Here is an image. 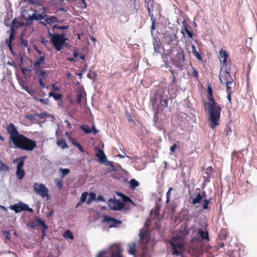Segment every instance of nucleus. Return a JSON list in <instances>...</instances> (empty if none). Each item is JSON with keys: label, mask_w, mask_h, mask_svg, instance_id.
<instances>
[{"label": "nucleus", "mask_w": 257, "mask_h": 257, "mask_svg": "<svg viewBox=\"0 0 257 257\" xmlns=\"http://www.w3.org/2000/svg\"><path fill=\"white\" fill-rule=\"evenodd\" d=\"M208 101H204L205 108L209 115L207 121L212 129L219 125L221 107L215 100L213 96V90L210 84L207 86Z\"/></svg>", "instance_id": "obj_1"}, {"label": "nucleus", "mask_w": 257, "mask_h": 257, "mask_svg": "<svg viewBox=\"0 0 257 257\" xmlns=\"http://www.w3.org/2000/svg\"><path fill=\"white\" fill-rule=\"evenodd\" d=\"M14 144L16 148L26 151H32L37 147L36 141L23 134L14 142Z\"/></svg>", "instance_id": "obj_2"}, {"label": "nucleus", "mask_w": 257, "mask_h": 257, "mask_svg": "<svg viewBox=\"0 0 257 257\" xmlns=\"http://www.w3.org/2000/svg\"><path fill=\"white\" fill-rule=\"evenodd\" d=\"M22 16L26 21L31 23L34 20H42L46 15L39 14L32 6L26 7L22 12Z\"/></svg>", "instance_id": "obj_3"}, {"label": "nucleus", "mask_w": 257, "mask_h": 257, "mask_svg": "<svg viewBox=\"0 0 257 257\" xmlns=\"http://www.w3.org/2000/svg\"><path fill=\"white\" fill-rule=\"evenodd\" d=\"M49 35L51 39V42L53 45L54 48L58 51L61 50L64 47H67L68 43H66L67 38H65L66 33L63 32L61 34H52L49 32Z\"/></svg>", "instance_id": "obj_4"}, {"label": "nucleus", "mask_w": 257, "mask_h": 257, "mask_svg": "<svg viewBox=\"0 0 257 257\" xmlns=\"http://www.w3.org/2000/svg\"><path fill=\"white\" fill-rule=\"evenodd\" d=\"M123 249L117 244L111 245L108 249L100 251L96 257H122Z\"/></svg>", "instance_id": "obj_5"}, {"label": "nucleus", "mask_w": 257, "mask_h": 257, "mask_svg": "<svg viewBox=\"0 0 257 257\" xmlns=\"http://www.w3.org/2000/svg\"><path fill=\"white\" fill-rule=\"evenodd\" d=\"M177 39L176 32L167 30L163 34L162 41L164 45L170 46L171 48L175 45Z\"/></svg>", "instance_id": "obj_6"}, {"label": "nucleus", "mask_w": 257, "mask_h": 257, "mask_svg": "<svg viewBox=\"0 0 257 257\" xmlns=\"http://www.w3.org/2000/svg\"><path fill=\"white\" fill-rule=\"evenodd\" d=\"M169 242L172 247V254L176 255L182 254L181 251L184 245L182 240L178 237H173Z\"/></svg>", "instance_id": "obj_7"}, {"label": "nucleus", "mask_w": 257, "mask_h": 257, "mask_svg": "<svg viewBox=\"0 0 257 257\" xmlns=\"http://www.w3.org/2000/svg\"><path fill=\"white\" fill-rule=\"evenodd\" d=\"M34 191L37 194L40 195L41 197L44 198L47 197V199L49 198V190L43 184H38L35 183L33 185Z\"/></svg>", "instance_id": "obj_8"}, {"label": "nucleus", "mask_w": 257, "mask_h": 257, "mask_svg": "<svg viewBox=\"0 0 257 257\" xmlns=\"http://www.w3.org/2000/svg\"><path fill=\"white\" fill-rule=\"evenodd\" d=\"M26 158V157L24 156L23 157L18 158L15 161V162L17 161L18 162L17 166L16 175L20 180L22 179L25 174V170L23 169L22 168L24 166Z\"/></svg>", "instance_id": "obj_9"}, {"label": "nucleus", "mask_w": 257, "mask_h": 257, "mask_svg": "<svg viewBox=\"0 0 257 257\" xmlns=\"http://www.w3.org/2000/svg\"><path fill=\"white\" fill-rule=\"evenodd\" d=\"M7 131L10 135V138L14 143L21 136L15 125L13 123H10L7 127Z\"/></svg>", "instance_id": "obj_10"}, {"label": "nucleus", "mask_w": 257, "mask_h": 257, "mask_svg": "<svg viewBox=\"0 0 257 257\" xmlns=\"http://www.w3.org/2000/svg\"><path fill=\"white\" fill-rule=\"evenodd\" d=\"M11 209L14 210L16 213L20 212L22 211H28L30 213L33 212V209L30 208L27 204H24L22 202H20L17 204L11 206Z\"/></svg>", "instance_id": "obj_11"}, {"label": "nucleus", "mask_w": 257, "mask_h": 257, "mask_svg": "<svg viewBox=\"0 0 257 257\" xmlns=\"http://www.w3.org/2000/svg\"><path fill=\"white\" fill-rule=\"evenodd\" d=\"M185 55L183 51L178 52L173 58V64L177 67L183 66Z\"/></svg>", "instance_id": "obj_12"}, {"label": "nucleus", "mask_w": 257, "mask_h": 257, "mask_svg": "<svg viewBox=\"0 0 257 257\" xmlns=\"http://www.w3.org/2000/svg\"><path fill=\"white\" fill-rule=\"evenodd\" d=\"M108 205L113 210H120L123 208L124 204L118 200L110 199L108 201Z\"/></svg>", "instance_id": "obj_13"}, {"label": "nucleus", "mask_w": 257, "mask_h": 257, "mask_svg": "<svg viewBox=\"0 0 257 257\" xmlns=\"http://www.w3.org/2000/svg\"><path fill=\"white\" fill-rule=\"evenodd\" d=\"M103 221L108 223H110L109 226L110 228L115 227L122 223L121 220H117L107 215L104 216Z\"/></svg>", "instance_id": "obj_14"}, {"label": "nucleus", "mask_w": 257, "mask_h": 257, "mask_svg": "<svg viewBox=\"0 0 257 257\" xmlns=\"http://www.w3.org/2000/svg\"><path fill=\"white\" fill-rule=\"evenodd\" d=\"M219 79L222 84L233 82V79L228 71H224L222 74L220 75Z\"/></svg>", "instance_id": "obj_15"}, {"label": "nucleus", "mask_w": 257, "mask_h": 257, "mask_svg": "<svg viewBox=\"0 0 257 257\" xmlns=\"http://www.w3.org/2000/svg\"><path fill=\"white\" fill-rule=\"evenodd\" d=\"M168 101L167 98L161 97V99L159 104L157 105L156 113H159L162 111L168 106Z\"/></svg>", "instance_id": "obj_16"}, {"label": "nucleus", "mask_w": 257, "mask_h": 257, "mask_svg": "<svg viewBox=\"0 0 257 257\" xmlns=\"http://www.w3.org/2000/svg\"><path fill=\"white\" fill-rule=\"evenodd\" d=\"M45 223L44 220H41L40 218L36 217L30 222L29 226L31 229H34L37 226H45Z\"/></svg>", "instance_id": "obj_17"}, {"label": "nucleus", "mask_w": 257, "mask_h": 257, "mask_svg": "<svg viewBox=\"0 0 257 257\" xmlns=\"http://www.w3.org/2000/svg\"><path fill=\"white\" fill-rule=\"evenodd\" d=\"M219 58L220 61L223 63L224 65H227V58L228 57V55L225 50H223L222 48L219 53Z\"/></svg>", "instance_id": "obj_18"}, {"label": "nucleus", "mask_w": 257, "mask_h": 257, "mask_svg": "<svg viewBox=\"0 0 257 257\" xmlns=\"http://www.w3.org/2000/svg\"><path fill=\"white\" fill-rule=\"evenodd\" d=\"M14 39V30L13 28H12V30L11 31V33H10L9 38L6 40V43L8 45L9 49L12 52L13 48L12 46V42Z\"/></svg>", "instance_id": "obj_19"}, {"label": "nucleus", "mask_w": 257, "mask_h": 257, "mask_svg": "<svg viewBox=\"0 0 257 257\" xmlns=\"http://www.w3.org/2000/svg\"><path fill=\"white\" fill-rule=\"evenodd\" d=\"M145 7L148 11L149 15L153 14V7L154 6V0H145Z\"/></svg>", "instance_id": "obj_20"}, {"label": "nucleus", "mask_w": 257, "mask_h": 257, "mask_svg": "<svg viewBox=\"0 0 257 257\" xmlns=\"http://www.w3.org/2000/svg\"><path fill=\"white\" fill-rule=\"evenodd\" d=\"M201 195H203V201L204 204L202 205V208L205 210H207L208 209V204L210 203L211 199H207L206 197L207 196V194L205 191H203L202 193H201Z\"/></svg>", "instance_id": "obj_21"}, {"label": "nucleus", "mask_w": 257, "mask_h": 257, "mask_svg": "<svg viewBox=\"0 0 257 257\" xmlns=\"http://www.w3.org/2000/svg\"><path fill=\"white\" fill-rule=\"evenodd\" d=\"M98 153L95 155L96 157H97L100 162H106L107 159L106 156L102 150L97 149Z\"/></svg>", "instance_id": "obj_22"}, {"label": "nucleus", "mask_w": 257, "mask_h": 257, "mask_svg": "<svg viewBox=\"0 0 257 257\" xmlns=\"http://www.w3.org/2000/svg\"><path fill=\"white\" fill-rule=\"evenodd\" d=\"M140 236L141 241L145 244L146 245L149 242L148 235L146 231L140 232Z\"/></svg>", "instance_id": "obj_23"}, {"label": "nucleus", "mask_w": 257, "mask_h": 257, "mask_svg": "<svg viewBox=\"0 0 257 257\" xmlns=\"http://www.w3.org/2000/svg\"><path fill=\"white\" fill-rule=\"evenodd\" d=\"M198 234L201 237L202 239L209 240V234L207 231L204 232L202 228H199Z\"/></svg>", "instance_id": "obj_24"}, {"label": "nucleus", "mask_w": 257, "mask_h": 257, "mask_svg": "<svg viewBox=\"0 0 257 257\" xmlns=\"http://www.w3.org/2000/svg\"><path fill=\"white\" fill-rule=\"evenodd\" d=\"M23 25H24L23 23L19 22L18 21H17L16 20V19L15 18L13 20V21H12V23L11 24L10 31L12 30V28H13L14 30V34H15L16 30L18 28H19L20 27L23 26Z\"/></svg>", "instance_id": "obj_25"}, {"label": "nucleus", "mask_w": 257, "mask_h": 257, "mask_svg": "<svg viewBox=\"0 0 257 257\" xmlns=\"http://www.w3.org/2000/svg\"><path fill=\"white\" fill-rule=\"evenodd\" d=\"M203 195H201V193H198L196 195V197L193 199L192 203L193 204H196L200 203L203 200Z\"/></svg>", "instance_id": "obj_26"}, {"label": "nucleus", "mask_w": 257, "mask_h": 257, "mask_svg": "<svg viewBox=\"0 0 257 257\" xmlns=\"http://www.w3.org/2000/svg\"><path fill=\"white\" fill-rule=\"evenodd\" d=\"M183 26L184 28V31L187 34L188 37L190 38H192L193 34L192 32H191L190 30H189L188 26L187 24V23L185 22V21H183Z\"/></svg>", "instance_id": "obj_27"}, {"label": "nucleus", "mask_w": 257, "mask_h": 257, "mask_svg": "<svg viewBox=\"0 0 257 257\" xmlns=\"http://www.w3.org/2000/svg\"><path fill=\"white\" fill-rule=\"evenodd\" d=\"M45 21L47 24L52 25V24L58 21V19L56 16H51L45 19Z\"/></svg>", "instance_id": "obj_28"}, {"label": "nucleus", "mask_w": 257, "mask_h": 257, "mask_svg": "<svg viewBox=\"0 0 257 257\" xmlns=\"http://www.w3.org/2000/svg\"><path fill=\"white\" fill-rule=\"evenodd\" d=\"M226 86V90L227 93H232L233 88L234 87V84L233 82H228L224 84Z\"/></svg>", "instance_id": "obj_29"}, {"label": "nucleus", "mask_w": 257, "mask_h": 257, "mask_svg": "<svg viewBox=\"0 0 257 257\" xmlns=\"http://www.w3.org/2000/svg\"><path fill=\"white\" fill-rule=\"evenodd\" d=\"M57 144L62 149L68 148V146L64 139H59L57 141Z\"/></svg>", "instance_id": "obj_30"}, {"label": "nucleus", "mask_w": 257, "mask_h": 257, "mask_svg": "<svg viewBox=\"0 0 257 257\" xmlns=\"http://www.w3.org/2000/svg\"><path fill=\"white\" fill-rule=\"evenodd\" d=\"M192 52L193 54L198 59L201 60L202 57L201 54L196 50V47L194 45H192Z\"/></svg>", "instance_id": "obj_31"}, {"label": "nucleus", "mask_w": 257, "mask_h": 257, "mask_svg": "<svg viewBox=\"0 0 257 257\" xmlns=\"http://www.w3.org/2000/svg\"><path fill=\"white\" fill-rule=\"evenodd\" d=\"M153 44L155 52H159L162 46L161 43L160 41L155 40Z\"/></svg>", "instance_id": "obj_32"}, {"label": "nucleus", "mask_w": 257, "mask_h": 257, "mask_svg": "<svg viewBox=\"0 0 257 257\" xmlns=\"http://www.w3.org/2000/svg\"><path fill=\"white\" fill-rule=\"evenodd\" d=\"M45 60V56H41L39 58V60H37L34 62V66L36 67H40V65L43 63Z\"/></svg>", "instance_id": "obj_33"}, {"label": "nucleus", "mask_w": 257, "mask_h": 257, "mask_svg": "<svg viewBox=\"0 0 257 257\" xmlns=\"http://www.w3.org/2000/svg\"><path fill=\"white\" fill-rule=\"evenodd\" d=\"M149 16L151 18L152 22V26L151 27V33H152L153 31L155 29V24H156V18H155L154 14L150 15Z\"/></svg>", "instance_id": "obj_34"}, {"label": "nucleus", "mask_w": 257, "mask_h": 257, "mask_svg": "<svg viewBox=\"0 0 257 257\" xmlns=\"http://www.w3.org/2000/svg\"><path fill=\"white\" fill-rule=\"evenodd\" d=\"M49 95L52 96L56 100L61 99L62 97V94L58 93L50 92Z\"/></svg>", "instance_id": "obj_35"}, {"label": "nucleus", "mask_w": 257, "mask_h": 257, "mask_svg": "<svg viewBox=\"0 0 257 257\" xmlns=\"http://www.w3.org/2000/svg\"><path fill=\"white\" fill-rule=\"evenodd\" d=\"M59 172H61V178H63L65 177V176H66L68 173H69L70 171V169H67V168L63 169V168H60L59 169Z\"/></svg>", "instance_id": "obj_36"}, {"label": "nucleus", "mask_w": 257, "mask_h": 257, "mask_svg": "<svg viewBox=\"0 0 257 257\" xmlns=\"http://www.w3.org/2000/svg\"><path fill=\"white\" fill-rule=\"evenodd\" d=\"M9 167L8 165L2 162L0 160V172L6 171L9 170Z\"/></svg>", "instance_id": "obj_37"}, {"label": "nucleus", "mask_w": 257, "mask_h": 257, "mask_svg": "<svg viewBox=\"0 0 257 257\" xmlns=\"http://www.w3.org/2000/svg\"><path fill=\"white\" fill-rule=\"evenodd\" d=\"M82 131H83L86 134H89L92 132L93 130H91L88 125H83L81 126Z\"/></svg>", "instance_id": "obj_38"}, {"label": "nucleus", "mask_w": 257, "mask_h": 257, "mask_svg": "<svg viewBox=\"0 0 257 257\" xmlns=\"http://www.w3.org/2000/svg\"><path fill=\"white\" fill-rule=\"evenodd\" d=\"M139 183L135 179L131 180L130 187L132 189H135L136 187L139 186Z\"/></svg>", "instance_id": "obj_39"}, {"label": "nucleus", "mask_w": 257, "mask_h": 257, "mask_svg": "<svg viewBox=\"0 0 257 257\" xmlns=\"http://www.w3.org/2000/svg\"><path fill=\"white\" fill-rule=\"evenodd\" d=\"M72 143L74 146H76L78 148L79 150L81 152L83 153L84 152V150L83 149L82 146L79 143L75 142V141L74 139H72Z\"/></svg>", "instance_id": "obj_40"}, {"label": "nucleus", "mask_w": 257, "mask_h": 257, "mask_svg": "<svg viewBox=\"0 0 257 257\" xmlns=\"http://www.w3.org/2000/svg\"><path fill=\"white\" fill-rule=\"evenodd\" d=\"M82 98V93L80 91L78 92L76 95V99L77 103L78 104H81Z\"/></svg>", "instance_id": "obj_41"}, {"label": "nucleus", "mask_w": 257, "mask_h": 257, "mask_svg": "<svg viewBox=\"0 0 257 257\" xmlns=\"http://www.w3.org/2000/svg\"><path fill=\"white\" fill-rule=\"evenodd\" d=\"M42 232H41V237H42V239H44L45 236H46V231L48 229V227L46 224V223L45 224V226H42Z\"/></svg>", "instance_id": "obj_42"}, {"label": "nucleus", "mask_w": 257, "mask_h": 257, "mask_svg": "<svg viewBox=\"0 0 257 257\" xmlns=\"http://www.w3.org/2000/svg\"><path fill=\"white\" fill-rule=\"evenodd\" d=\"M64 237L67 238L71 239H73V235L72 233L70 230H66L64 233Z\"/></svg>", "instance_id": "obj_43"}, {"label": "nucleus", "mask_w": 257, "mask_h": 257, "mask_svg": "<svg viewBox=\"0 0 257 257\" xmlns=\"http://www.w3.org/2000/svg\"><path fill=\"white\" fill-rule=\"evenodd\" d=\"M173 190V188L170 187L169 188L168 191H167L166 193V203H169L170 202V199L171 196V192Z\"/></svg>", "instance_id": "obj_44"}, {"label": "nucleus", "mask_w": 257, "mask_h": 257, "mask_svg": "<svg viewBox=\"0 0 257 257\" xmlns=\"http://www.w3.org/2000/svg\"><path fill=\"white\" fill-rule=\"evenodd\" d=\"M68 28H69V27L68 25L60 26L57 25H55L53 26V30H54L55 29H58L63 30H67V29H68Z\"/></svg>", "instance_id": "obj_45"}, {"label": "nucleus", "mask_w": 257, "mask_h": 257, "mask_svg": "<svg viewBox=\"0 0 257 257\" xmlns=\"http://www.w3.org/2000/svg\"><path fill=\"white\" fill-rule=\"evenodd\" d=\"M96 194L94 193H90L89 194V197L87 201V204H90L91 201L95 198Z\"/></svg>", "instance_id": "obj_46"}, {"label": "nucleus", "mask_w": 257, "mask_h": 257, "mask_svg": "<svg viewBox=\"0 0 257 257\" xmlns=\"http://www.w3.org/2000/svg\"><path fill=\"white\" fill-rule=\"evenodd\" d=\"M192 76L194 78H195L197 80H198L199 75H198V71L193 66H192Z\"/></svg>", "instance_id": "obj_47"}, {"label": "nucleus", "mask_w": 257, "mask_h": 257, "mask_svg": "<svg viewBox=\"0 0 257 257\" xmlns=\"http://www.w3.org/2000/svg\"><path fill=\"white\" fill-rule=\"evenodd\" d=\"M122 195V199L123 202H133L132 200L128 196L121 194Z\"/></svg>", "instance_id": "obj_48"}, {"label": "nucleus", "mask_w": 257, "mask_h": 257, "mask_svg": "<svg viewBox=\"0 0 257 257\" xmlns=\"http://www.w3.org/2000/svg\"><path fill=\"white\" fill-rule=\"evenodd\" d=\"M88 195V193L87 192H83L81 196L80 200L82 202H84L86 201L87 197Z\"/></svg>", "instance_id": "obj_49"}, {"label": "nucleus", "mask_w": 257, "mask_h": 257, "mask_svg": "<svg viewBox=\"0 0 257 257\" xmlns=\"http://www.w3.org/2000/svg\"><path fill=\"white\" fill-rule=\"evenodd\" d=\"M213 168L212 167H208L207 168L205 171V174L207 175L209 178L210 177V173L213 172Z\"/></svg>", "instance_id": "obj_50"}, {"label": "nucleus", "mask_w": 257, "mask_h": 257, "mask_svg": "<svg viewBox=\"0 0 257 257\" xmlns=\"http://www.w3.org/2000/svg\"><path fill=\"white\" fill-rule=\"evenodd\" d=\"M38 77L39 79H43L45 77V71L40 70V72L38 73Z\"/></svg>", "instance_id": "obj_51"}, {"label": "nucleus", "mask_w": 257, "mask_h": 257, "mask_svg": "<svg viewBox=\"0 0 257 257\" xmlns=\"http://www.w3.org/2000/svg\"><path fill=\"white\" fill-rule=\"evenodd\" d=\"M21 44L24 47H28V42L27 40H24L23 39H21Z\"/></svg>", "instance_id": "obj_52"}, {"label": "nucleus", "mask_w": 257, "mask_h": 257, "mask_svg": "<svg viewBox=\"0 0 257 257\" xmlns=\"http://www.w3.org/2000/svg\"><path fill=\"white\" fill-rule=\"evenodd\" d=\"M29 2L30 4L33 5L34 6L40 5V3L38 0H29Z\"/></svg>", "instance_id": "obj_53"}, {"label": "nucleus", "mask_w": 257, "mask_h": 257, "mask_svg": "<svg viewBox=\"0 0 257 257\" xmlns=\"http://www.w3.org/2000/svg\"><path fill=\"white\" fill-rule=\"evenodd\" d=\"M25 117L30 120H33L34 119L35 115L27 114L26 115Z\"/></svg>", "instance_id": "obj_54"}, {"label": "nucleus", "mask_w": 257, "mask_h": 257, "mask_svg": "<svg viewBox=\"0 0 257 257\" xmlns=\"http://www.w3.org/2000/svg\"><path fill=\"white\" fill-rule=\"evenodd\" d=\"M224 133L226 135H229L230 133L231 132V128L229 127H225L224 131Z\"/></svg>", "instance_id": "obj_55"}, {"label": "nucleus", "mask_w": 257, "mask_h": 257, "mask_svg": "<svg viewBox=\"0 0 257 257\" xmlns=\"http://www.w3.org/2000/svg\"><path fill=\"white\" fill-rule=\"evenodd\" d=\"M128 252L131 254H135L136 253V250L134 246L131 247L128 250Z\"/></svg>", "instance_id": "obj_56"}, {"label": "nucleus", "mask_w": 257, "mask_h": 257, "mask_svg": "<svg viewBox=\"0 0 257 257\" xmlns=\"http://www.w3.org/2000/svg\"><path fill=\"white\" fill-rule=\"evenodd\" d=\"M178 147V146L176 144H174L171 147H170V151L171 153H174L175 152V150L176 148Z\"/></svg>", "instance_id": "obj_57"}, {"label": "nucleus", "mask_w": 257, "mask_h": 257, "mask_svg": "<svg viewBox=\"0 0 257 257\" xmlns=\"http://www.w3.org/2000/svg\"><path fill=\"white\" fill-rule=\"evenodd\" d=\"M39 84L40 85V86H41L42 88H45V84L43 82V79H42L41 78L39 79Z\"/></svg>", "instance_id": "obj_58"}, {"label": "nucleus", "mask_w": 257, "mask_h": 257, "mask_svg": "<svg viewBox=\"0 0 257 257\" xmlns=\"http://www.w3.org/2000/svg\"><path fill=\"white\" fill-rule=\"evenodd\" d=\"M41 43L47 47L48 44H49V41L47 40L42 38L41 40Z\"/></svg>", "instance_id": "obj_59"}, {"label": "nucleus", "mask_w": 257, "mask_h": 257, "mask_svg": "<svg viewBox=\"0 0 257 257\" xmlns=\"http://www.w3.org/2000/svg\"><path fill=\"white\" fill-rule=\"evenodd\" d=\"M4 234L5 235V237L7 239L10 238V232L9 231H5Z\"/></svg>", "instance_id": "obj_60"}, {"label": "nucleus", "mask_w": 257, "mask_h": 257, "mask_svg": "<svg viewBox=\"0 0 257 257\" xmlns=\"http://www.w3.org/2000/svg\"><path fill=\"white\" fill-rule=\"evenodd\" d=\"M171 72H172V74L173 75V80H172V82L170 83V85H173L175 84V82H176V79H175V76L174 75V74H173V72L172 71H171Z\"/></svg>", "instance_id": "obj_61"}, {"label": "nucleus", "mask_w": 257, "mask_h": 257, "mask_svg": "<svg viewBox=\"0 0 257 257\" xmlns=\"http://www.w3.org/2000/svg\"><path fill=\"white\" fill-rule=\"evenodd\" d=\"M232 93H227V98L228 99V100L229 101V102L231 103V94Z\"/></svg>", "instance_id": "obj_62"}, {"label": "nucleus", "mask_w": 257, "mask_h": 257, "mask_svg": "<svg viewBox=\"0 0 257 257\" xmlns=\"http://www.w3.org/2000/svg\"><path fill=\"white\" fill-rule=\"evenodd\" d=\"M79 55L78 52L77 50H74L73 53V56L74 58L77 57Z\"/></svg>", "instance_id": "obj_63"}, {"label": "nucleus", "mask_w": 257, "mask_h": 257, "mask_svg": "<svg viewBox=\"0 0 257 257\" xmlns=\"http://www.w3.org/2000/svg\"><path fill=\"white\" fill-rule=\"evenodd\" d=\"M57 186L59 188V189H61L62 187V183L61 181H59L57 183Z\"/></svg>", "instance_id": "obj_64"}]
</instances>
